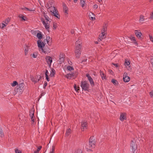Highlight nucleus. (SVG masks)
<instances>
[{"label":"nucleus","mask_w":153,"mask_h":153,"mask_svg":"<svg viewBox=\"0 0 153 153\" xmlns=\"http://www.w3.org/2000/svg\"><path fill=\"white\" fill-rule=\"evenodd\" d=\"M75 45V56L76 58L78 59L80 57L82 52V42L79 39L76 42Z\"/></svg>","instance_id":"f257e3e1"},{"label":"nucleus","mask_w":153,"mask_h":153,"mask_svg":"<svg viewBox=\"0 0 153 153\" xmlns=\"http://www.w3.org/2000/svg\"><path fill=\"white\" fill-rule=\"evenodd\" d=\"M43 16L46 21V22H45L44 19L43 18H42L41 19V21L42 22L46 29L48 30V29H49L50 24L51 21L49 20V17L48 16L47 14V13H43Z\"/></svg>","instance_id":"f03ea898"},{"label":"nucleus","mask_w":153,"mask_h":153,"mask_svg":"<svg viewBox=\"0 0 153 153\" xmlns=\"http://www.w3.org/2000/svg\"><path fill=\"white\" fill-rule=\"evenodd\" d=\"M37 44L38 47L41 49L42 52L46 53V52L49 51L50 49L49 48L45 49V50L43 49L45 46V44L43 42H42L41 40H38L37 42Z\"/></svg>","instance_id":"7ed1b4c3"},{"label":"nucleus","mask_w":153,"mask_h":153,"mask_svg":"<svg viewBox=\"0 0 153 153\" xmlns=\"http://www.w3.org/2000/svg\"><path fill=\"white\" fill-rule=\"evenodd\" d=\"M49 10L53 15L55 16L57 18L59 19L60 16L58 14L57 10L54 7L51 6L49 8Z\"/></svg>","instance_id":"20e7f679"},{"label":"nucleus","mask_w":153,"mask_h":153,"mask_svg":"<svg viewBox=\"0 0 153 153\" xmlns=\"http://www.w3.org/2000/svg\"><path fill=\"white\" fill-rule=\"evenodd\" d=\"M80 86L83 90L85 91H88L89 85L87 81H82L81 82Z\"/></svg>","instance_id":"39448f33"},{"label":"nucleus","mask_w":153,"mask_h":153,"mask_svg":"<svg viewBox=\"0 0 153 153\" xmlns=\"http://www.w3.org/2000/svg\"><path fill=\"white\" fill-rule=\"evenodd\" d=\"M130 146L131 148L132 152L134 153L137 148V145L134 139L131 140L130 143Z\"/></svg>","instance_id":"423d86ee"},{"label":"nucleus","mask_w":153,"mask_h":153,"mask_svg":"<svg viewBox=\"0 0 153 153\" xmlns=\"http://www.w3.org/2000/svg\"><path fill=\"white\" fill-rule=\"evenodd\" d=\"M86 76L87 77L88 80L89 81L90 84L91 85V86H94V82L93 79L90 76L89 74L88 73L86 74Z\"/></svg>","instance_id":"0eeeda50"},{"label":"nucleus","mask_w":153,"mask_h":153,"mask_svg":"<svg viewBox=\"0 0 153 153\" xmlns=\"http://www.w3.org/2000/svg\"><path fill=\"white\" fill-rule=\"evenodd\" d=\"M130 78L127 76V74L125 72L123 75V80L125 82H128L130 80Z\"/></svg>","instance_id":"6e6552de"},{"label":"nucleus","mask_w":153,"mask_h":153,"mask_svg":"<svg viewBox=\"0 0 153 153\" xmlns=\"http://www.w3.org/2000/svg\"><path fill=\"white\" fill-rule=\"evenodd\" d=\"M87 123L86 121H83L81 123V129L82 131H84L85 129H87Z\"/></svg>","instance_id":"1a4fd4ad"},{"label":"nucleus","mask_w":153,"mask_h":153,"mask_svg":"<svg viewBox=\"0 0 153 153\" xmlns=\"http://www.w3.org/2000/svg\"><path fill=\"white\" fill-rule=\"evenodd\" d=\"M64 54L63 53H60L59 55V64H62L65 60Z\"/></svg>","instance_id":"9d476101"},{"label":"nucleus","mask_w":153,"mask_h":153,"mask_svg":"<svg viewBox=\"0 0 153 153\" xmlns=\"http://www.w3.org/2000/svg\"><path fill=\"white\" fill-rule=\"evenodd\" d=\"M126 113H121L120 116V120L122 121L126 119Z\"/></svg>","instance_id":"9b49d317"},{"label":"nucleus","mask_w":153,"mask_h":153,"mask_svg":"<svg viewBox=\"0 0 153 153\" xmlns=\"http://www.w3.org/2000/svg\"><path fill=\"white\" fill-rule=\"evenodd\" d=\"M47 62L48 64L50 66L51 65V63L52 62V59L51 57L50 56H47L46 58Z\"/></svg>","instance_id":"f8f14e48"},{"label":"nucleus","mask_w":153,"mask_h":153,"mask_svg":"<svg viewBox=\"0 0 153 153\" xmlns=\"http://www.w3.org/2000/svg\"><path fill=\"white\" fill-rule=\"evenodd\" d=\"M89 16L90 19L91 20H94L95 19V15L92 12H90L89 13Z\"/></svg>","instance_id":"ddd939ff"},{"label":"nucleus","mask_w":153,"mask_h":153,"mask_svg":"<svg viewBox=\"0 0 153 153\" xmlns=\"http://www.w3.org/2000/svg\"><path fill=\"white\" fill-rule=\"evenodd\" d=\"M128 38L131 40V41L133 42L135 45H137V42L136 41L135 37L132 36H130L128 37Z\"/></svg>","instance_id":"4468645a"},{"label":"nucleus","mask_w":153,"mask_h":153,"mask_svg":"<svg viewBox=\"0 0 153 153\" xmlns=\"http://www.w3.org/2000/svg\"><path fill=\"white\" fill-rule=\"evenodd\" d=\"M74 76V73H72L71 74H67L66 76L65 77L68 79H71L72 78H73Z\"/></svg>","instance_id":"2eb2a0df"},{"label":"nucleus","mask_w":153,"mask_h":153,"mask_svg":"<svg viewBox=\"0 0 153 153\" xmlns=\"http://www.w3.org/2000/svg\"><path fill=\"white\" fill-rule=\"evenodd\" d=\"M80 3L81 7L82 8L87 5L86 0H80Z\"/></svg>","instance_id":"dca6fc26"},{"label":"nucleus","mask_w":153,"mask_h":153,"mask_svg":"<svg viewBox=\"0 0 153 153\" xmlns=\"http://www.w3.org/2000/svg\"><path fill=\"white\" fill-rule=\"evenodd\" d=\"M135 34L136 36L139 39H141V36L142 35V34L141 32H139L137 30H135Z\"/></svg>","instance_id":"f3484780"},{"label":"nucleus","mask_w":153,"mask_h":153,"mask_svg":"<svg viewBox=\"0 0 153 153\" xmlns=\"http://www.w3.org/2000/svg\"><path fill=\"white\" fill-rule=\"evenodd\" d=\"M95 141H93L89 142V147L90 148L92 149L95 147Z\"/></svg>","instance_id":"a211bd4d"},{"label":"nucleus","mask_w":153,"mask_h":153,"mask_svg":"<svg viewBox=\"0 0 153 153\" xmlns=\"http://www.w3.org/2000/svg\"><path fill=\"white\" fill-rule=\"evenodd\" d=\"M100 74L102 80L106 79V76L102 71H100Z\"/></svg>","instance_id":"6ab92c4d"},{"label":"nucleus","mask_w":153,"mask_h":153,"mask_svg":"<svg viewBox=\"0 0 153 153\" xmlns=\"http://www.w3.org/2000/svg\"><path fill=\"white\" fill-rule=\"evenodd\" d=\"M56 74V71L53 68L51 69V71L50 73V76L52 77L54 76Z\"/></svg>","instance_id":"aec40b11"},{"label":"nucleus","mask_w":153,"mask_h":153,"mask_svg":"<svg viewBox=\"0 0 153 153\" xmlns=\"http://www.w3.org/2000/svg\"><path fill=\"white\" fill-rule=\"evenodd\" d=\"M130 63L129 61H127V60H125L124 62V65L126 66V67H127L128 66V68H127L128 70H129L130 68V66H129L130 65Z\"/></svg>","instance_id":"412c9836"},{"label":"nucleus","mask_w":153,"mask_h":153,"mask_svg":"<svg viewBox=\"0 0 153 153\" xmlns=\"http://www.w3.org/2000/svg\"><path fill=\"white\" fill-rule=\"evenodd\" d=\"M105 34V32H103L102 31L101 34L100 35L99 37H100L101 39H102L105 38L106 36Z\"/></svg>","instance_id":"4be33fe9"},{"label":"nucleus","mask_w":153,"mask_h":153,"mask_svg":"<svg viewBox=\"0 0 153 153\" xmlns=\"http://www.w3.org/2000/svg\"><path fill=\"white\" fill-rule=\"evenodd\" d=\"M50 37L49 36H46V40L47 41V43L49 45H51V42H50Z\"/></svg>","instance_id":"5701e85b"},{"label":"nucleus","mask_w":153,"mask_h":153,"mask_svg":"<svg viewBox=\"0 0 153 153\" xmlns=\"http://www.w3.org/2000/svg\"><path fill=\"white\" fill-rule=\"evenodd\" d=\"M40 77L39 79H37L36 78H33L31 79V80L34 82V83H36V82H38L40 80Z\"/></svg>","instance_id":"b1692460"},{"label":"nucleus","mask_w":153,"mask_h":153,"mask_svg":"<svg viewBox=\"0 0 153 153\" xmlns=\"http://www.w3.org/2000/svg\"><path fill=\"white\" fill-rule=\"evenodd\" d=\"M71 129L69 128L67 130L65 134L66 136H68L70 135L71 133Z\"/></svg>","instance_id":"393cba45"},{"label":"nucleus","mask_w":153,"mask_h":153,"mask_svg":"<svg viewBox=\"0 0 153 153\" xmlns=\"http://www.w3.org/2000/svg\"><path fill=\"white\" fill-rule=\"evenodd\" d=\"M37 38L39 39V40L41 39L42 38V35L41 33H37L36 35Z\"/></svg>","instance_id":"a878e982"},{"label":"nucleus","mask_w":153,"mask_h":153,"mask_svg":"<svg viewBox=\"0 0 153 153\" xmlns=\"http://www.w3.org/2000/svg\"><path fill=\"white\" fill-rule=\"evenodd\" d=\"M19 18H21L22 20L25 21L27 19V18L25 16H23L22 14L19 15Z\"/></svg>","instance_id":"bb28decb"},{"label":"nucleus","mask_w":153,"mask_h":153,"mask_svg":"<svg viewBox=\"0 0 153 153\" xmlns=\"http://www.w3.org/2000/svg\"><path fill=\"white\" fill-rule=\"evenodd\" d=\"M24 84L23 83H21L19 85V88L21 90L23 89L24 87Z\"/></svg>","instance_id":"cd10ccee"},{"label":"nucleus","mask_w":153,"mask_h":153,"mask_svg":"<svg viewBox=\"0 0 153 153\" xmlns=\"http://www.w3.org/2000/svg\"><path fill=\"white\" fill-rule=\"evenodd\" d=\"M144 21L145 19L144 18V16L142 15H141L140 17L139 21L141 22Z\"/></svg>","instance_id":"c85d7f7f"},{"label":"nucleus","mask_w":153,"mask_h":153,"mask_svg":"<svg viewBox=\"0 0 153 153\" xmlns=\"http://www.w3.org/2000/svg\"><path fill=\"white\" fill-rule=\"evenodd\" d=\"M42 148V146H39L38 147L37 149L34 152V153H38L39 151L41 150Z\"/></svg>","instance_id":"c756f323"},{"label":"nucleus","mask_w":153,"mask_h":153,"mask_svg":"<svg viewBox=\"0 0 153 153\" xmlns=\"http://www.w3.org/2000/svg\"><path fill=\"white\" fill-rule=\"evenodd\" d=\"M0 137H4V134L2 130L1 129H0Z\"/></svg>","instance_id":"7c9ffc66"},{"label":"nucleus","mask_w":153,"mask_h":153,"mask_svg":"<svg viewBox=\"0 0 153 153\" xmlns=\"http://www.w3.org/2000/svg\"><path fill=\"white\" fill-rule=\"evenodd\" d=\"M111 82L113 84L115 85H116L118 84V82L116 80L114 79H112L111 80Z\"/></svg>","instance_id":"2f4dec72"},{"label":"nucleus","mask_w":153,"mask_h":153,"mask_svg":"<svg viewBox=\"0 0 153 153\" xmlns=\"http://www.w3.org/2000/svg\"><path fill=\"white\" fill-rule=\"evenodd\" d=\"M67 68L68 70L71 71V70H73L74 68L71 66L70 65H68L67 66Z\"/></svg>","instance_id":"473e14b6"},{"label":"nucleus","mask_w":153,"mask_h":153,"mask_svg":"<svg viewBox=\"0 0 153 153\" xmlns=\"http://www.w3.org/2000/svg\"><path fill=\"white\" fill-rule=\"evenodd\" d=\"M32 114L31 115V116H30V117H31V120L33 122H34V119H33V117H34V111H32Z\"/></svg>","instance_id":"72a5a7b5"},{"label":"nucleus","mask_w":153,"mask_h":153,"mask_svg":"<svg viewBox=\"0 0 153 153\" xmlns=\"http://www.w3.org/2000/svg\"><path fill=\"white\" fill-rule=\"evenodd\" d=\"M31 56H32L34 58H36L37 57V54L35 52L33 54H30Z\"/></svg>","instance_id":"f704fd0d"},{"label":"nucleus","mask_w":153,"mask_h":153,"mask_svg":"<svg viewBox=\"0 0 153 153\" xmlns=\"http://www.w3.org/2000/svg\"><path fill=\"white\" fill-rule=\"evenodd\" d=\"M58 27V25L55 22H53V29H55Z\"/></svg>","instance_id":"c9c22d12"},{"label":"nucleus","mask_w":153,"mask_h":153,"mask_svg":"<svg viewBox=\"0 0 153 153\" xmlns=\"http://www.w3.org/2000/svg\"><path fill=\"white\" fill-rule=\"evenodd\" d=\"M18 82L16 81H13L12 83V86L14 87L16 86V85H18Z\"/></svg>","instance_id":"e433bc0d"},{"label":"nucleus","mask_w":153,"mask_h":153,"mask_svg":"<svg viewBox=\"0 0 153 153\" xmlns=\"http://www.w3.org/2000/svg\"><path fill=\"white\" fill-rule=\"evenodd\" d=\"M55 149V146L53 145L52 147L51 151L49 153H54V151Z\"/></svg>","instance_id":"4c0bfd02"},{"label":"nucleus","mask_w":153,"mask_h":153,"mask_svg":"<svg viewBox=\"0 0 153 153\" xmlns=\"http://www.w3.org/2000/svg\"><path fill=\"white\" fill-rule=\"evenodd\" d=\"M89 142H93V141H95L94 139V137L93 136L91 137L89 139Z\"/></svg>","instance_id":"58836bf2"},{"label":"nucleus","mask_w":153,"mask_h":153,"mask_svg":"<svg viewBox=\"0 0 153 153\" xmlns=\"http://www.w3.org/2000/svg\"><path fill=\"white\" fill-rule=\"evenodd\" d=\"M74 87L76 91L77 92L79 90V87L78 86L77 87L75 84Z\"/></svg>","instance_id":"ea45409f"},{"label":"nucleus","mask_w":153,"mask_h":153,"mask_svg":"<svg viewBox=\"0 0 153 153\" xmlns=\"http://www.w3.org/2000/svg\"><path fill=\"white\" fill-rule=\"evenodd\" d=\"M63 5L64 11L66 10H68V7L65 4H63Z\"/></svg>","instance_id":"a19ab883"},{"label":"nucleus","mask_w":153,"mask_h":153,"mask_svg":"<svg viewBox=\"0 0 153 153\" xmlns=\"http://www.w3.org/2000/svg\"><path fill=\"white\" fill-rule=\"evenodd\" d=\"M28 51H29V50H28V48H27L25 49V56H26L27 55V54H28Z\"/></svg>","instance_id":"79ce46f5"},{"label":"nucleus","mask_w":153,"mask_h":153,"mask_svg":"<svg viewBox=\"0 0 153 153\" xmlns=\"http://www.w3.org/2000/svg\"><path fill=\"white\" fill-rule=\"evenodd\" d=\"M6 24L2 23L1 25H0V27L1 28H4L6 26V25H7V23H6Z\"/></svg>","instance_id":"37998d69"},{"label":"nucleus","mask_w":153,"mask_h":153,"mask_svg":"<svg viewBox=\"0 0 153 153\" xmlns=\"http://www.w3.org/2000/svg\"><path fill=\"white\" fill-rule=\"evenodd\" d=\"M107 27L106 26H104L103 27V28H102V31L103 32H105L107 30Z\"/></svg>","instance_id":"c03bdc74"},{"label":"nucleus","mask_w":153,"mask_h":153,"mask_svg":"<svg viewBox=\"0 0 153 153\" xmlns=\"http://www.w3.org/2000/svg\"><path fill=\"white\" fill-rule=\"evenodd\" d=\"M75 153H82V151L81 150L79 149L76 151Z\"/></svg>","instance_id":"a18cd8bd"},{"label":"nucleus","mask_w":153,"mask_h":153,"mask_svg":"<svg viewBox=\"0 0 153 153\" xmlns=\"http://www.w3.org/2000/svg\"><path fill=\"white\" fill-rule=\"evenodd\" d=\"M98 8V5L96 4H94L93 6V8L95 10L96 9Z\"/></svg>","instance_id":"49530a36"},{"label":"nucleus","mask_w":153,"mask_h":153,"mask_svg":"<svg viewBox=\"0 0 153 153\" xmlns=\"http://www.w3.org/2000/svg\"><path fill=\"white\" fill-rule=\"evenodd\" d=\"M48 85L47 82H44V85H43V88L44 89H45L46 86H47Z\"/></svg>","instance_id":"de8ad7c7"},{"label":"nucleus","mask_w":153,"mask_h":153,"mask_svg":"<svg viewBox=\"0 0 153 153\" xmlns=\"http://www.w3.org/2000/svg\"><path fill=\"white\" fill-rule=\"evenodd\" d=\"M149 36L151 41L153 43V37L150 35H149Z\"/></svg>","instance_id":"09e8293b"},{"label":"nucleus","mask_w":153,"mask_h":153,"mask_svg":"<svg viewBox=\"0 0 153 153\" xmlns=\"http://www.w3.org/2000/svg\"><path fill=\"white\" fill-rule=\"evenodd\" d=\"M15 151V153H21V152L19 151L17 149H16Z\"/></svg>","instance_id":"8fccbe9b"},{"label":"nucleus","mask_w":153,"mask_h":153,"mask_svg":"<svg viewBox=\"0 0 153 153\" xmlns=\"http://www.w3.org/2000/svg\"><path fill=\"white\" fill-rule=\"evenodd\" d=\"M149 95L151 97H153V91H151L149 93Z\"/></svg>","instance_id":"3c124183"},{"label":"nucleus","mask_w":153,"mask_h":153,"mask_svg":"<svg viewBox=\"0 0 153 153\" xmlns=\"http://www.w3.org/2000/svg\"><path fill=\"white\" fill-rule=\"evenodd\" d=\"M45 94L44 93L42 92L41 93L40 95L39 96V97L40 98L43 96Z\"/></svg>","instance_id":"603ef678"},{"label":"nucleus","mask_w":153,"mask_h":153,"mask_svg":"<svg viewBox=\"0 0 153 153\" xmlns=\"http://www.w3.org/2000/svg\"><path fill=\"white\" fill-rule=\"evenodd\" d=\"M150 18L153 19V12H152V13L151 14Z\"/></svg>","instance_id":"864d4df0"},{"label":"nucleus","mask_w":153,"mask_h":153,"mask_svg":"<svg viewBox=\"0 0 153 153\" xmlns=\"http://www.w3.org/2000/svg\"><path fill=\"white\" fill-rule=\"evenodd\" d=\"M46 79L49 82L50 80L49 78L48 77V76H45Z\"/></svg>","instance_id":"5fc2aeb1"},{"label":"nucleus","mask_w":153,"mask_h":153,"mask_svg":"<svg viewBox=\"0 0 153 153\" xmlns=\"http://www.w3.org/2000/svg\"><path fill=\"white\" fill-rule=\"evenodd\" d=\"M48 71L47 70H46V72L45 73V76H48Z\"/></svg>","instance_id":"6e6d98bb"},{"label":"nucleus","mask_w":153,"mask_h":153,"mask_svg":"<svg viewBox=\"0 0 153 153\" xmlns=\"http://www.w3.org/2000/svg\"><path fill=\"white\" fill-rule=\"evenodd\" d=\"M25 9L28 11H33L34 10H30V9H29L28 8H27V7H26L25 8Z\"/></svg>","instance_id":"4d7b16f0"},{"label":"nucleus","mask_w":153,"mask_h":153,"mask_svg":"<svg viewBox=\"0 0 153 153\" xmlns=\"http://www.w3.org/2000/svg\"><path fill=\"white\" fill-rule=\"evenodd\" d=\"M68 11V10H65L64 11V13H65V15H66V14H68V12H67Z\"/></svg>","instance_id":"13d9d810"},{"label":"nucleus","mask_w":153,"mask_h":153,"mask_svg":"<svg viewBox=\"0 0 153 153\" xmlns=\"http://www.w3.org/2000/svg\"><path fill=\"white\" fill-rule=\"evenodd\" d=\"M112 64L115 66V67H117L118 66V64L117 63H112Z\"/></svg>","instance_id":"bf43d9fd"},{"label":"nucleus","mask_w":153,"mask_h":153,"mask_svg":"<svg viewBox=\"0 0 153 153\" xmlns=\"http://www.w3.org/2000/svg\"><path fill=\"white\" fill-rule=\"evenodd\" d=\"M102 39H101L100 37H99L98 39V41L99 42H100L102 40Z\"/></svg>","instance_id":"052dcab7"},{"label":"nucleus","mask_w":153,"mask_h":153,"mask_svg":"<svg viewBox=\"0 0 153 153\" xmlns=\"http://www.w3.org/2000/svg\"><path fill=\"white\" fill-rule=\"evenodd\" d=\"M97 1L98 2L100 3L101 4H102V2L101 3V2H102V0H97Z\"/></svg>","instance_id":"680f3d73"},{"label":"nucleus","mask_w":153,"mask_h":153,"mask_svg":"<svg viewBox=\"0 0 153 153\" xmlns=\"http://www.w3.org/2000/svg\"><path fill=\"white\" fill-rule=\"evenodd\" d=\"M87 59H84L82 61V63L84 62H86L87 61Z\"/></svg>","instance_id":"e2e57ef3"},{"label":"nucleus","mask_w":153,"mask_h":153,"mask_svg":"<svg viewBox=\"0 0 153 153\" xmlns=\"http://www.w3.org/2000/svg\"><path fill=\"white\" fill-rule=\"evenodd\" d=\"M32 111H32H32H30V116H31V115H32V113H32Z\"/></svg>","instance_id":"0e129e2a"},{"label":"nucleus","mask_w":153,"mask_h":153,"mask_svg":"<svg viewBox=\"0 0 153 153\" xmlns=\"http://www.w3.org/2000/svg\"><path fill=\"white\" fill-rule=\"evenodd\" d=\"M6 21L7 23L9 22H10V19L8 18L6 19Z\"/></svg>","instance_id":"69168bd1"},{"label":"nucleus","mask_w":153,"mask_h":153,"mask_svg":"<svg viewBox=\"0 0 153 153\" xmlns=\"http://www.w3.org/2000/svg\"><path fill=\"white\" fill-rule=\"evenodd\" d=\"M71 33L72 34H73L74 33V30H72L71 31Z\"/></svg>","instance_id":"338daca9"},{"label":"nucleus","mask_w":153,"mask_h":153,"mask_svg":"<svg viewBox=\"0 0 153 153\" xmlns=\"http://www.w3.org/2000/svg\"><path fill=\"white\" fill-rule=\"evenodd\" d=\"M151 61L152 63V62H153V57L151 59Z\"/></svg>","instance_id":"774afa93"}]
</instances>
